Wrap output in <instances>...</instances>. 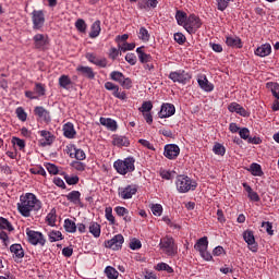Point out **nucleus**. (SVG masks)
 Instances as JSON below:
<instances>
[{
  "label": "nucleus",
  "mask_w": 279,
  "mask_h": 279,
  "mask_svg": "<svg viewBox=\"0 0 279 279\" xmlns=\"http://www.w3.org/2000/svg\"><path fill=\"white\" fill-rule=\"evenodd\" d=\"M73 84V82L71 81V77H69V75H61L59 77V86L61 88H64L65 90H69V86Z\"/></svg>",
  "instance_id": "nucleus-37"
},
{
  "label": "nucleus",
  "mask_w": 279,
  "mask_h": 279,
  "mask_svg": "<svg viewBox=\"0 0 279 279\" xmlns=\"http://www.w3.org/2000/svg\"><path fill=\"white\" fill-rule=\"evenodd\" d=\"M26 236L31 245H41L43 247L45 243H47V240H45V235H43V233L39 231H34L29 228L26 229Z\"/></svg>",
  "instance_id": "nucleus-6"
},
{
  "label": "nucleus",
  "mask_w": 279,
  "mask_h": 279,
  "mask_svg": "<svg viewBox=\"0 0 279 279\" xmlns=\"http://www.w3.org/2000/svg\"><path fill=\"white\" fill-rule=\"evenodd\" d=\"M229 112H236V114H240L241 117H247V111L245 108H243L241 105L236 102H232L228 107Z\"/></svg>",
  "instance_id": "nucleus-29"
},
{
  "label": "nucleus",
  "mask_w": 279,
  "mask_h": 279,
  "mask_svg": "<svg viewBox=\"0 0 279 279\" xmlns=\"http://www.w3.org/2000/svg\"><path fill=\"white\" fill-rule=\"evenodd\" d=\"M226 45L228 47H232L233 49H241L243 47V43L240 37L236 36H227Z\"/></svg>",
  "instance_id": "nucleus-21"
},
{
  "label": "nucleus",
  "mask_w": 279,
  "mask_h": 279,
  "mask_svg": "<svg viewBox=\"0 0 279 279\" xmlns=\"http://www.w3.org/2000/svg\"><path fill=\"white\" fill-rule=\"evenodd\" d=\"M33 29H43L45 26V12L43 10H34L32 12Z\"/></svg>",
  "instance_id": "nucleus-10"
},
{
  "label": "nucleus",
  "mask_w": 279,
  "mask_h": 279,
  "mask_svg": "<svg viewBox=\"0 0 279 279\" xmlns=\"http://www.w3.org/2000/svg\"><path fill=\"white\" fill-rule=\"evenodd\" d=\"M138 38L140 40H143V43H149V38H150L149 31H147V28L142 26L140 28Z\"/></svg>",
  "instance_id": "nucleus-43"
},
{
  "label": "nucleus",
  "mask_w": 279,
  "mask_h": 279,
  "mask_svg": "<svg viewBox=\"0 0 279 279\" xmlns=\"http://www.w3.org/2000/svg\"><path fill=\"white\" fill-rule=\"evenodd\" d=\"M156 271H167V274H173V268L167 263H159L155 267Z\"/></svg>",
  "instance_id": "nucleus-44"
},
{
  "label": "nucleus",
  "mask_w": 279,
  "mask_h": 279,
  "mask_svg": "<svg viewBox=\"0 0 279 279\" xmlns=\"http://www.w3.org/2000/svg\"><path fill=\"white\" fill-rule=\"evenodd\" d=\"M105 88H106V90H111L112 95H113V97H116V99H121L122 101H125V99H128V94H125V92H120L119 85H117L112 82H106Z\"/></svg>",
  "instance_id": "nucleus-13"
},
{
  "label": "nucleus",
  "mask_w": 279,
  "mask_h": 279,
  "mask_svg": "<svg viewBox=\"0 0 279 279\" xmlns=\"http://www.w3.org/2000/svg\"><path fill=\"white\" fill-rule=\"evenodd\" d=\"M76 134L77 132L75 131V126L73 125V123L68 122L63 125V135L65 136V138H75Z\"/></svg>",
  "instance_id": "nucleus-26"
},
{
  "label": "nucleus",
  "mask_w": 279,
  "mask_h": 279,
  "mask_svg": "<svg viewBox=\"0 0 279 279\" xmlns=\"http://www.w3.org/2000/svg\"><path fill=\"white\" fill-rule=\"evenodd\" d=\"M10 252L13 254L14 258L21 259L25 256V251L21 244H13L10 246Z\"/></svg>",
  "instance_id": "nucleus-28"
},
{
  "label": "nucleus",
  "mask_w": 279,
  "mask_h": 279,
  "mask_svg": "<svg viewBox=\"0 0 279 279\" xmlns=\"http://www.w3.org/2000/svg\"><path fill=\"white\" fill-rule=\"evenodd\" d=\"M123 243H125V239L123 238V235L117 234L111 240L105 241V247L117 252L121 250V247H123Z\"/></svg>",
  "instance_id": "nucleus-9"
},
{
  "label": "nucleus",
  "mask_w": 279,
  "mask_h": 279,
  "mask_svg": "<svg viewBox=\"0 0 279 279\" xmlns=\"http://www.w3.org/2000/svg\"><path fill=\"white\" fill-rule=\"evenodd\" d=\"M243 239L245 243L248 245V250L251 252H258V244L256 243V238H254V231L252 230H246L243 232Z\"/></svg>",
  "instance_id": "nucleus-12"
},
{
  "label": "nucleus",
  "mask_w": 279,
  "mask_h": 279,
  "mask_svg": "<svg viewBox=\"0 0 279 279\" xmlns=\"http://www.w3.org/2000/svg\"><path fill=\"white\" fill-rule=\"evenodd\" d=\"M48 236H49L50 243H56V242L62 241V239H64L62 236V232H60V231H50L48 233Z\"/></svg>",
  "instance_id": "nucleus-41"
},
{
  "label": "nucleus",
  "mask_w": 279,
  "mask_h": 279,
  "mask_svg": "<svg viewBox=\"0 0 279 279\" xmlns=\"http://www.w3.org/2000/svg\"><path fill=\"white\" fill-rule=\"evenodd\" d=\"M0 230H8L9 232H13L14 227H12V223L8 221V219L0 217Z\"/></svg>",
  "instance_id": "nucleus-42"
},
{
  "label": "nucleus",
  "mask_w": 279,
  "mask_h": 279,
  "mask_svg": "<svg viewBox=\"0 0 279 279\" xmlns=\"http://www.w3.org/2000/svg\"><path fill=\"white\" fill-rule=\"evenodd\" d=\"M199 27H202V20L199 19V16L191 14L187 17L184 29H186L190 34H195V32H197Z\"/></svg>",
  "instance_id": "nucleus-8"
},
{
  "label": "nucleus",
  "mask_w": 279,
  "mask_h": 279,
  "mask_svg": "<svg viewBox=\"0 0 279 279\" xmlns=\"http://www.w3.org/2000/svg\"><path fill=\"white\" fill-rule=\"evenodd\" d=\"M63 228L65 232H69L70 234H75V232H77V225H75V221L69 218L64 220Z\"/></svg>",
  "instance_id": "nucleus-32"
},
{
  "label": "nucleus",
  "mask_w": 279,
  "mask_h": 279,
  "mask_svg": "<svg viewBox=\"0 0 279 279\" xmlns=\"http://www.w3.org/2000/svg\"><path fill=\"white\" fill-rule=\"evenodd\" d=\"M271 53V45L269 44H263L255 50V56H258L259 58H267Z\"/></svg>",
  "instance_id": "nucleus-24"
},
{
  "label": "nucleus",
  "mask_w": 279,
  "mask_h": 279,
  "mask_svg": "<svg viewBox=\"0 0 279 279\" xmlns=\"http://www.w3.org/2000/svg\"><path fill=\"white\" fill-rule=\"evenodd\" d=\"M248 171L252 173V175H255L257 178H262V175H264L263 168L260 167L259 163L256 162L250 166Z\"/></svg>",
  "instance_id": "nucleus-35"
},
{
  "label": "nucleus",
  "mask_w": 279,
  "mask_h": 279,
  "mask_svg": "<svg viewBox=\"0 0 279 279\" xmlns=\"http://www.w3.org/2000/svg\"><path fill=\"white\" fill-rule=\"evenodd\" d=\"M46 169L51 175H58V166L53 163H47Z\"/></svg>",
  "instance_id": "nucleus-61"
},
{
  "label": "nucleus",
  "mask_w": 279,
  "mask_h": 279,
  "mask_svg": "<svg viewBox=\"0 0 279 279\" xmlns=\"http://www.w3.org/2000/svg\"><path fill=\"white\" fill-rule=\"evenodd\" d=\"M46 220L48 221V226H56V213L51 210L47 215Z\"/></svg>",
  "instance_id": "nucleus-62"
},
{
  "label": "nucleus",
  "mask_w": 279,
  "mask_h": 279,
  "mask_svg": "<svg viewBox=\"0 0 279 279\" xmlns=\"http://www.w3.org/2000/svg\"><path fill=\"white\" fill-rule=\"evenodd\" d=\"M71 167L76 171H86V163L82 161H72Z\"/></svg>",
  "instance_id": "nucleus-55"
},
{
  "label": "nucleus",
  "mask_w": 279,
  "mask_h": 279,
  "mask_svg": "<svg viewBox=\"0 0 279 279\" xmlns=\"http://www.w3.org/2000/svg\"><path fill=\"white\" fill-rule=\"evenodd\" d=\"M65 197L68 202H70L71 204L84 208V204L82 203V193H80V191H72L68 193Z\"/></svg>",
  "instance_id": "nucleus-16"
},
{
  "label": "nucleus",
  "mask_w": 279,
  "mask_h": 279,
  "mask_svg": "<svg viewBox=\"0 0 279 279\" xmlns=\"http://www.w3.org/2000/svg\"><path fill=\"white\" fill-rule=\"evenodd\" d=\"M240 138L243 141H250V129L247 128H242L239 131Z\"/></svg>",
  "instance_id": "nucleus-57"
},
{
  "label": "nucleus",
  "mask_w": 279,
  "mask_h": 279,
  "mask_svg": "<svg viewBox=\"0 0 279 279\" xmlns=\"http://www.w3.org/2000/svg\"><path fill=\"white\" fill-rule=\"evenodd\" d=\"M112 145L116 147H129L130 146V140L125 136L121 135H114L112 140Z\"/></svg>",
  "instance_id": "nucleus-27"
},
{
  "label": "nucleus",
  "mask_w": 279,
  "mask_h": 279,
  "mask_svg": "<svg viewBox=\"0 0 279 279\" xmlns=\"http://www.w3.org/2000/svg\"><path fill=\"white\" fill-rule=\"evenodd\" d=\"M163 156L168 160H175L180 156V146L177 144H167L163 147Z\"/></svg>",
  "instance_id": "nucleus-11"
},
{
  "label": "nucleus",
  "mask_w": 279,
  "mask_h": 279,
  "mask_svg": "<svg viewBox=\"0 0 279 279\" xmlns=\"http://www.w3.org/2000/svg\"><path fill=\"white\" fill-rule=\"evenodd\" d=\"M175 19L178 25H181L182 27H185L186 21H189V17L186 16V12L184 11H177Z\"/></svg>",
  "instance_id": "nucleus-36"
},
{
  "label": "nucleus",
  "mask_w": 279,
  "mask_h": 279,
  "mask_svg": "<svg viewBox=\"0 0 279 279\" xmlns=\"http://www.w3.org/2000/svg\"><path fill=\"white\" fill-rule=\"evenodd\" d=\"M160 250L166 254L167 256H175L178 254V247H175V241L171 236H166L161 239L159 243Z\"/></svg>",
  "instance_id": "nucleus-4"
},
{
  "label": "nucleus",
  "mask_w": 279,
  "mask_h": 279,
  "mask_svg": "<svg viewBox=\"0 0 279 279\" xmlns=\"http://www.w3.org/2000/svg\"><path fill=\"white\" fill-rule=\"evenodd\" d=\"M130 247L132 250H141V247H143V244L141 243V240L138 239H133L130 242Z\"/></svg>",
  "instance_id": "nucleus-63"
},
{
  "label": "nucleus",
  "mask_w": 279,
  "mask_h": 279,
  "mask_svg": "<svg viewBox=\"0 0 279 279\" xmlns=\"http://www.w3.org/2000/svg\"><path fill=\"white\" fill-rule=\"evenodd\" d=\"M136 193H138V185L136 184H129L118 189V195L121 199H132Z\"/></svg>",
  "instance_id": "nucleus-7"
},
{
  "label": "nucleus",
  "mask_w": 279,
  "mask_h": 279,
  "mask_svg": "<svg viewBox=\"0 0 279 279\" xmlns=\"http://www.w3.org/2000/svg\"><path fill=\"white\" fill-rule=\"evenodd\" d=\"M213 151L216 156H226V147L219 143L214 145Z\"/></svg>",
  "instance_id": "nucleus-47"
},
{
  "label": "nucleus",
  "mask_w": 279,
  "mask_h": 279,
  "mask_svg": "<svg viewBox=\"0 0 279 279\" xmlns=\"http://www.w3.org/2000/svg\"><path fill=\"white\" fill-rule=\"evenodd\" d=\"M150 210H151L153 215H155V217H160V215H162V205L153 204L150 206Z\"/></svg>",
  "instance_id": "nucleus-51"
},
{
  "label": "nucleus",
  "mask_w": 279,
  "mask_h": 279,
  "mask_svg": "<svg viewBox=\"0 0 279 279\" xmlns=\"http://www.w3.org/2000/svg\"><path fill=\"white\" fill-rule=\"evenodd\" d=\"M35 49H45L47 47V36L37 34L33 37Z\"/></svg>",
  "instance_id": "nucleus-20"
},
{
  "label": "nucleus",
  "mask_w": 279,
  "mask_h": 279,
  "mask_svg": "<svg viewBox=\"0 0 279 279\" xmlns=\"http://www.w3.org/2000/svg\"><path fill=\"white\" fill-rule=\"evenodd\" d=\"M15 114L20 121H27V113L25 112V109H23V107H19L15 110Z\"/></svg>",
  "instance_id": "nucleus-52"
},
{
  "label": "nucleus",
  "mask_w": 279,
  "mask_h": 279,
  "mask_svg": "<svg viewBox=\"0 0 279 279\" xmlns=\"http://www.w3.org/2000/svg\"><path fill=\"white\" fill-rule=\"evenodd\" d=\"M101 34V21L97 20L92 24L89 38H97Z\"/></svg>",
  "instance_id": "nucleus-31"
},
{
  "label": "nucleus",
  "mask_w": 279,
  "mask_h": 279,
  "mask_svg": "<svg viewBox=\"0 0 279 279\" xmlns=\"http://www.w3.org/2000/svg\"><path fill=\"white\" fill-rule=\"evenodd\" d=\"M105 217L110 226H117V219L114 218V215H112V207L105 208Z\"/></svg>",
  "instance_id": "nucleus-38"
},
{
  "label": "nucleus",
  "mask_w": 279,
  "mask_h": 279,
  "mask_svg": "<svg viewBox=\"0 0 279 279\" xmlns=\"http://www.w3.org/2000/svg\"><path fill=\"white\" fill-rule=\"evenodd\" d=\"M74 158H76L80 161L86 160V153H84L82 148H74Z\"/></svg>",
  "instance_id": "nucleus-53"
},
{
  "label": "nucleus",
  "mask_w": 279,
  "mask_h": 279,
  "mask_svg": "<svg viewBox=\"0 0 279 279\" xmlns=\"http://www.w3.org/2000/svg\"><path fill=\"white\" fill-rule=\"evenodd\" d=\"M168 77L174 84H186L191 82V74L184 70L172 71L169 73Z\"/></svg>",
  "instance_id": "nucleus-5"
},
{
  "label": "nucleus",
  "mask_w": 279,
  "mask_h": 279,
  "mask_svg": "<svg viewBox=\"0 0 279 279\" xmlns=\"http://www.w3.org/2000/svg\"><path fill=\"white\" fill-rule=\"evenodd\" d=\"M158 114L159 119H169V117H173V114H175V106L165 102L161 105V109Z\"/></svg>",
  "instance_id": "nucleus-15"
},
{
  "label": "nucleus",
  "mask_w": 279,
  "mask_h": 279,
  "mask_svg": "<svg viewBox=\"0 0 279 279\" xmlns=\"http://www.w3.org/2000/svg\"><path fill=\"white\" fill-rule=\"evenodd\" d=\"M114 213L118 215V217H123V221H125V223H130V221H132V217L128 216L130 215V210H128V208L117 206L114 208Z\"/></svg>",
  "instance_id": "nucleus-25"
},
{
  "label": "nucleus",
  "mask_w": 279,
  "mask_h": 279,
  "mask_svg": "<svg viewBox=\"0 0 279 279\" xmlns=\"http://www.w3.org/2000/svg\"><path fill=\"white\" fill-rule=\"evenodd\" d=\"M175 185L179 193H189L197 189V183L186 175L177 177Z\"/></svg>",
  "instance_id": "nucleus-3"
},
{
  "label": "nucleus",
  "mask_w": 279,
  "mask_h": 279,
  "mask_svg": "<svg viewBox=\"0 0 279 279\" xmlns=\"http://www.w3.org/2000/svg\"><path fill=\"white\" fill-rule=\"evenodd\" d=\"M76 71L83 77H87V80H95V72L93 71V68H90V66L78 65L76 68Z\"/></svg>",
  "instance_id": "nucleus-19"
},
{
  "label": "nucleus",
  "mask_w": 279,
  "mask_h": 279,
  "mask_svg": "<svg viewBox=\"0 0 279 279\" xmlns=\"http://www.w3.org/2000/svg\"><path fill=\"white\" fill-rule=\"evenodd\" d=\"M34 114L37 117V119H39V121H43L44 123H51V113L49 110L45 109V107H35Z\"/></svg>",
  "instance_id": "nucleus-14"
},
{
  "label": "nucleus",
  "mask_w": 279,
  "mask_h": 279,
  "mask_svg": "<svg viewBox=\"0 0 279 279\" xmlns=\"http://www.w3.org/2000/svg\"><path fill=\"white\" fill-rule=\"evenodd\" d=\"M99 121H100V124L107 128V130H110V132H117V129L119 128L117 125V121H114L111 118L101 117Z\"/></svg>",
  "instance_id": "nucleus-22"
},
{
  "label": "nucleus",
  "mask_w": 279,
  "mask_h": 279,
  "mask_svg": "<svg viewBox=\"0 0 279 279\" xmlns=\"http://www.w3.org/2000/svg\"><path fill=\"white\" fill-rule=\"evenodd\" d=\"M174 40L178 43V45H184L186 43V36H184L182 33H175Z\"/></svg>",
  "instance_id": "nucleus-59"
},
{
  "label": "nucleus",
  "mask_w": 279,
  "mask_h": 279,
  "mask_svg": "<svg viewBox=\"0 0 279 279\" xmlns=\"http://www.w3.org/2000/svg\"><path fill=\"white\" fill-rule=\"evenodd\" d=\"M120 86H122V88H125V90H130V88H132V78L124 76L122 78V82H120Z\"/></svg>",
  "instance_id": "nucleus-56"
},
{
  "label": "nucleus",
  "mask_w": 279,
  "mask_h": 279,
  "mask_svg": "<svg viewBox=\"0 0 279 279\" xmlns=\"http://www.w3.org/2000/svg\"><path fill=\"white\" fill-rule=\"evenodd\" d=\"M125 77V75H123L122 72H119V71H113L110 73V78L113 81V82H118V84H121L122 80Z\"/></svg>",
  "instance_id": "nucleus-46"
},
{
  "label": "nucleus",
  "mask_w": 279,
  "mask_h": 279,
  "mask_svg": "<svg viewBox=\"0 0 279 279\" xmlns=\"http://www.w3.org/2000/svg\"><path fill=\"white\" fill-rule=\"evenodd\" d=\"M135 47H136V44L134 43H131V44L124 43L122 45H119V51H123V53H125V51L134 50Z\"/></svg>",
  "instance_id": "nucleus-50"
},
{
  "label": "nucleus",
  "mask_w": 279,
  "mask_h": 279,
  "mask_svg": "<svg viewBox=\"0 0 279 279\" xmlns=\"http://www.w3.org/2000/svg\"><path fill=\"white\" fill-rule=\"evenodd\" d=\"M105 274L108 279H118L119 278V271L114 269V267L107 266L105 268Z\"/></svg>",
  "instance_id": "nucleus-39"
},
{
  "label": "nucleus",
  "mask_w": 279,
  "mask_h": 279,
  "mask_svg": "<svg viewBox=\"0 0 279 279\" xmlns=\"http://www.w3.org/2000/svg\"><path fill=\"white\" fill-rule=\"evenodd\" d=\"M94 64L100 66V69H106L108 66V60L106 58H96Z\"/></svg>",
  "instance_id": "nucleus-60"
},
{
  "label": "nucleus",
  "mask_w": 279,
  "mask_h": 279,
  "mask_svg": "<svg viewBox=\"0 0 279 279\" xmlns=\"http://www.w3.org/2000/svg\"><path fill=\"white\" fill-rule=\"evenodd\" d=\"M40 136L43 137L39 143L41 147H47V145H51L54 141L53 134L49 131H39Z\"/></svg>",
  "instance_id": "nucleus-18"
},
{
  "label": "nucleus",
  "mask_w": 279,
  "mask_h": 279,
  "mask_svg": "<svg viewBox=\"0 0 279 279\" xmlns=\"http://www.w3.org/2000/svg\"><path fill=\"white\" fill-rule=\"evenodd\" d=\"M31 173H33L34 175H47V171H45V168H43L41 166L32 168Z\"/></svg>",
  "instance_id": "nucleus-54"
},
{
  "label": "nucleus",
  "mask_w": 279,
  "mask_h": 279,
  "mask_svg": "<svg viewBox=\"0 0 279 279\" xmlns=\"http://www.w3.org/2000/svg\"><path fill=\"white\" fill-rule=\"evenodd\" d=\"M136 53L140 58V62H142L143 64L147 63V62H151V54H147L143 51V47H138L136 49Z\"/></svg>",
  "instance_id": "nucleus-34"
},
{
  "label": "nucleus",
  "mask_w": 279,
  "mask_h": 279,
  "mask_svg": "<svg viewBox=\"0 0 279 279\" xmlns=\"http://www.w3.org/2000/svg\"><path fill=\"white\" fill-rule=\"evenodd\" d=\"M89 232L95 239H99L101 236V226L97 222H90Z\"/></svg>",
  "instance_id": "nucleus-33"
},
{
  "label": "nucleus",
  "mask_w": 279,
  "mask_h": 279,
  "mask_svg": "<svg viewBox=\"0 0 279 279\" xmlns=\"http://www.w3.org/2000/svg\"><path fill=\"white\" fill-rule=\"evenodd\" d=\"M140 10H153L158 8V0H142L137 3Z\"/></svg>",
  "instance_id": "nucleus-23"
},
{
  "label": "nucleus",
  "mask_w": 279,
  "mask_h": 279,
  "mask_svg": "<svg viewBox=\"0 0 279 279\" xmlns=\"http://www.w3.org/2000/svg\"><path fill=\"white\" fill-rule=\"evenodd\" d=\"M134 162H136L134 157H126L124 160L118 159L113 162V168L120 175H128L134 171Z\"/></svg>",
  "instance_id": "nucleus-2"
},
{
  "label": "nucleus",
  "mask_w": 279,
  "mask_h": 279,
  "mask_svg": "<svg viewBox=\"0 0 279 279\" xmlns=\"http://www.w3.org/2000/svg\"><path fill=\"white\" fill-rule=\"evenodd\" d=\"M230 1L231 0H217L218 10H220V12H223L228 8Z\"/></svg>",
  "instance_id": "nucleus-64"
},
{
  "label": "nucleus",
  "mask_w": 279,
  "mask_h": 279,
  "mask_svg": "<svg viewBox=\"0 0 279 279\" xmlns=\"http://www.w3.org/2000/svg\"><path fill=\"white\" fill-rule=\"evenodd\" d=\"M266 87L268 88V90H271V93L276 99H279V84L278 83H274V82L267 83Z\"/></svg>",
  "instance_id": "nucleus-40"
},
{
  "label": "nucleus",
  "mask_w": 279,
  "mask_h": 279,
  "mask_svg": "<svg viewBox=\"0 0 279 279\" xmlns=\"http://www.w3.org/2000/svg\"><path fill=\"white\" fill-rule=\"evenodd\" d=\"M197 83L199 88H202V90H205V93H213V90H215V85L208 82V78L206 77V75H201L197 78Z\"/></svg>",
  "instance_id": "nucleus-17"
},
{
  "label": "nucleus",
  "mask_w": 279,
  "mask_h": 279,
  "mask_svg": "<svg viewBox=\"0 0 279 279\" xmlns=\"http://www.w3.org/2000/svg\"><path fill=\"white\" fill-rule=\"evenodd\" d=\"M262 228H264V230H266V232H267V234H269V236H274V226L271 225V222H263Z\"/></svg>",
  "instance_id": "nucleus-58"
},
{
  "label": "nucleus",
  "mask_w": 279,
  "mask_h": 279,
  "mask_svg": "<svg viewBox=\"0 0 279 279\" xmlns=\"http://www.w3.org/2000/svg\"><path fill=\"white\" fill-rule=\"evenodd\" d=\"M194 250H196V252H199V254L202 252H205L206 250H208V238L203 236V238L198 239V241L194 245Z\"/></svg>",
  "instance_id": "nucleus-30"
},
{
  "label": "nucleus",
  "mask_w": 279,
  "mask_h": 279,
  "mask_svg": "<svg viewBox=\"0 0 279 279\" xmlns=\"http://www.w3.org/2000/svg\"><path fill=\"white\" fill-rule=\"evenodd\" d=\"M153 108H154V105L151 104V101H144L142 104V107H140V112H142V114H145L147 112H151Z\"/></svg>",
  "instance_id": "nucleus-48"
},
{
  "label": "nucleus",
  "mask_w": 279,
  "mask_h": 279,
  "mask_svg": "<svg viewBox=\"0 0 279 279\" xmlns=\"http://www.w3.org/2000/svg\"><path fill=\"white\" fill-rule=\"evenodd\" d=\"M75 27H76L77 32H80L81 34H86V29H87L88 25H86V21L78 19L75 22Z\"/></svg>",
  "instance_id": "nucleus-45"
},
{
  "label": "nucleus",
  "mask_w": 279,
  "mask_h": 279,
  "mask_svg": "<svg viewBox=\"0 0 279 279\" xmlns=\"http://www.w3.org/2000/svg\"><path fill=\"white\" fill-rule=\"evenodd\" d=\"M64 180L66 184H69L70 186H73L80 182V177L65 174Z\"/></svg>",
  "instance_id": "nucleus-49"
},
{
  "label": "nucleus",
  "mask_w": 279,
  "mask_h": 279,
  "mask_svg": "<svg viewBox=\"0 0 279 279\" xmlns=\"http://www.w3.org/2000/svg\"><path fill=\"white\" fill-rule=\"evenodd\" d=\"M43 208V202L38 199L36 194L26 193L20 196L17 203V211L22 217L29 218L32 215H36Z\"/></svg>",
  "instance_id": "nucleus-1"
}]
</instances>
